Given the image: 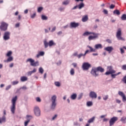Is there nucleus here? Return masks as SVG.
I'll list each match as a JSON object with an SVG mask.
<instances>
[{"mask_svg": "<svg viewBox=\"0 0 126 126\" xmlns=\"http://www.w3.org/2000/svg\"><path fill=\"white\" fill-rule=\"evenodd\" d=\"M20 89H23V90H26L27 89V87H26V86H24L23 87H22V88H21Z\"/></svg>", "mask_w": 126, "mask_h": 126, "instance_id": "680f3d73", "label": "nucleus"}, {"mask_svg": "<svg viewBox=\"0 0 126 126\" xmlns=\"http://www.w3.org/2000/svg\"><path fill=\"white\" fill-rule=\"evenodd\" d=\"M92 32H84V33H83L82 36H89V35H91V33Z\"/></svg>", "mask_w": 126, "mask_h": 126, "instance_id": "2f4dec72", "label": "nucleus"}, {"mask_svg": "<svg viewBox=\"0 0 126 126\" xmlns=\"http://www.w3.org/2000/svg\"><path fill=\"white\" fill-rule=\"evenodd\" d=\"M69 72L70 75L73 76V75H74V74H75V71L74 70V68H71V69L70 70Z\"/></svg>", "mask_w": 126, "mask_h": 126, "instance_id": "bb28decb", "label": "nucleus"}, {"mask_svg": "<svg viewBox=\"0 0 126 126\" xmlns=\"http://www.w3.org/2000/svg\"><path fill=\"white\" fill-rule=\"evenodd\" d=\"M88 20V15H85L84 17H83L82 19V21L83 22H86Z\"/></svg>", "mask_w": 126, "mask_h": 126, "instance_id": "cd10ccee", "label": "nucleus"}, {"mask_svg": "<svg viewBox=\"0 0 126 126\" xmlns=\"http://www.w3.org/2000/svg\"><path fill=\"white\" fill-rule=\"evenodd\" d=\"M120 52L122 55H123V54H125V50L123 48H120Z\"/></svg>", "mask_w": 126, "mask_h": 126, "instance_id": "5fc2aeb1", "label": "nucleus"}, {"mask_svg": "<svg viewBox=\"0 0 126 126\" xmlns=\"http://www.w3.org/2000/svg\"><path fill=\"white\" fill-rule=\"evenodd\" d=\"M13 61V57L9 56L6 60H4V63H11Z\"/></svg>", "mask_w": 126, "mask_h": 126, "instance_id": "a211bd4d", "label": "nucleus"}, {"mask_svg": "<svg viewBox=\"0 0 126 126\" xmlns=\"http://www.w3.org/2000/svg\"><path fill=\"white\" fill-rule=\"evenodd\" d=\"M93 103L92 101H88L87 103V106L88 107H91V106H93Z\"/></svg>", "mask_w": 126, "mask_h": 126, "instance_id": "58836bf2", "label": "nucleus"}, {"mask_svg": "<svg viewBox=\"0 0 126 126\" xmlns=\"http://www.w3.org/2000/svg\"><path fill=\"white\" fill-rule=\"evenodd\" d=\"M118 94L119 95V96H121V97H122L123 102L126 101V94H125L123 92L119 91Z\"/></svg>", "mask_w": 126, "mask_h": 126, "instance_id": "2eb2a0df", "label": "nucleus"}, {"mask_svg": "<svg viewBox=\"0 0 126 126\" xmlns=\"http://www.w3.org/2000/svg\"><path fill=\"white\" fill-rule=\"evenodd\" d=\"M96 70H97V71H99L100 72H104V71H105V69L103 68H102V67L101 66H98L96 67Z\"/></svg>", "mask_w": 126, "mask_h": 126, "instance_id": "b1692460", "label": "nucleus"}, {"mask_svg": "<svg viewBox=\"0 0 126 126\" xmlns=\"http://www.w3.org/2000/svg\"><path fill=\"white\" fill-rule=\"evenodd\" d=\"M85 5L84 4L83 2L80 3L79 5H78V8L79 9H81L84 7Z\"/></svg>", "mask_w": 126, "mask_h": 126, "instance_id": "c85d7f7f", "label": "nucleus"}, {"mask_svg": "<svg viewBox=\"0 0 126 126\" xmlns=\"http://www.w3.org/2000/svg\"><path fill=\"white\" fill-rule=\"evenodd\" d=\"M88 53H90V51H89V50H87L85 52V53L84 54L85 57L86 56V55H87V54H88Z\"/></svg>", "mask_w": 126, "mask_h": 126, "instance_id": "6e6d98bb", "label": "nucleus"}, {"mask_svg": "<svg viewBox=\"0 0 126 126\" xmlns=\"http://www.w3.org/2000/svg\"><path fill=\"white\" fill-rule=\"evenodd\" d=\"M36 100L37 102H41V98H40V97H36Z\"/></svg>", "mask_w": 126, "mask_h": 126, "instance_id": "bf43d9fd", "label": "nucleus"}, {"mask_svg": "<svg viewBox=\"0 0 126 126\" xmlns=\"http://www.w3.org/2000/svg\"><path fill=\"white\" fill-rule=\"evenodd\" d=\"M26 119L27 120V121L30 122V121H31V120L33 119V117H32V116H31V115H27Z\"/></svg>", "mask_w": 126, "mask_h": 126, "instance_id": "7c9ffc66", "label": "nucleus"}, {"mask_svg": "<svg viewBox=\"0 0 126 126\" xmlns=\"http://www.w3.org/2000/svg\"><path fill=\"white\" fill-rule=\"evenodd\" d=\"M79 26V23H75V22H71L70 23V27L71 28H76Z\"/></svg>", "mask_w": 126, "mask_h": 126, "instance_id": "f3484780", "label": "nucleus"}, {"mask_svg": "<svg viewBox=\"0 0 126 126\" xmlns=\"http://www.w3.org/2000/svg\"><path fill=\"white\" fill-rule=\"evenodd\" d=\"M43 9H44V8L43 7H39L37 8V12H39V13L41 12Z\"/></svg>", "mask_w": 126, "mask_h": 126, "instance_id": "ea45409f", "label": "nucleus"}, {"mask_svg": "<svg viewBox=\"0 0 126 126\" xmlns=\"http://www.w3.org/2000/svg\"><path fill=\"white\" fill-rule=\"evenodd\" d=\"M104 51H106V52H108L109 54H111L113 51H114V48H113L112 46H107L104 48Z\"/></svg>", "mask_w": 126, "mask_h": 126, "instance_id": "dca6fc26", "label": "nucleus"}, {"mask_svg": "<svg viewBox=\"0 0 126 126\" xmlns=\"http://www.w3.org/2000/svg\"><path fill=\"white\" fill-rule=\"evenodd\" d=\"M91 34L94 35V36L90 35L89 36L88 40L89 41L95 40V39H98V38H99V36L100 35V33H97L94 32H92Z\"/></svg>", "mask_w": 126, "mask_h": 126, "instance_id": "423d86ee", "label": "nucleus"}, {"mask_svg": "<svg viewBox=\"0 0 126 126\" xmlns=\"http://www.w3.org/2000/svg\"><path fill=\"white\" fill-rule=\"evenodd\" d=\"M7 26H8V24H6V23L3 22L1 23L0 29L2 31H5V30H7Z\"/></svg>", "mask_w": 126, "mask_h": 126, "instance_id": "f8f14e48", "label": "nucleus"}, {"mask_svg": "<svg viewBox=\"0 0 126 126\" xmlns=\"http://www.w3.org/2000/svg\"><path fill=\"white\" fill-rule=\"evenodd\" d=\"M54 84L57 87H60L61 86V83L60 82H55Z\"/></svg>", "mask_w": 126, "mask_h": 126, "instance_id": "a19ab883", "label": "nucleus"}, {"mask_svg": "<svg viewBox=\"0 0 126 126\" xmlns=\"http://www.w3.org/2000/svg\"><path fill=\"white\" fill-rule=\"evenodd\" d=\"M116 103H117L118 104H121V102H122L119 99H116Z\"/></svg>", "mask_w": 126, "mask_h": 126, "instance_id": "e2e57ef3", "label": "nucleus"}, {"mask_svg": "<svg viewBox=\"0 0 126 126\" xmlns=\"http://www.w3.org/2000/svg\"><path fill=\"white\" fill-rule=\"evenodd\" d=\"M122 20L125 21L126 20V14H123L121 17Z\"/></svg>", "mask_w": 126, "mask_h": 126, "instance_id": "37998d69", "label": "nucleus"}, {"mask_svg": "<svg viewBox=\"0 0 126 126\" xmlns=\"http://www.w3.org/2000/svg\"><path fill=\"white\" fill-rule=\"evenodd\" d=\"M57 107V95H54L51 97V104L50 105V109L55 110Z\"/></svg>", "mask_w": 126, "mask_h": 126, "instance_id": "7ed1b4c3", "label": "nucleus"}, {"mask_svg": "<svg viewBox=\"0 0 126 126\" xmlns=\"http://www.w3.org/2000/svg\"><path fill=\"white\" fill-rule=\"evenodd\" d=\"M12 55V51H9L6 54V57H11Z\"/></svg>", "mask_w": 126, "mask_h": 126, "instance_id": "c9c22d12", "label": "nucleus"}, {"mask_svg": "<svg viewBox=\"0 0 126 126\" xmlns=\"http://www.w3.org/2000/svg\"><path fill=\"white\" fill-rule=\"evenodd\" d=\"M107 71L105 73V75H109V74H113V73H116L115 70L113 69V66H108L107 67Z\"/></svg>", "mask_w": 126, "mask_h": 126, "instance_id": "0eeeda50", "label": "nucleus"}, {"mask_svg": "<svg viewBox=\"0 0 126 126\" xmlns=\"http://www.w3.org/2000/svg\"><path fill=\"white\" fill-rule=\"evenodd\" d=\"M62 34H63V32L62 31H59L58 32H57V35H58V36L62 35Z\"/></svg>", "mask_w": 126, "mask_h": 126, "instance_id": "338daca9", "label": "nucleus"}, {"mask_svg": "<svg viewBox=\"0 0 126 126\" xmlns=\"http://www.w3.org/2000/svg\"><path fill=\"white\" fill-rule=\"evenodd\" d=\"M72 65H73V66L74 67H77V63H72Z\"/></svg>", "mask_w": 126, "mask_h": 126, "instance_id": "052dcab7", "label": "nucleus"}, {"mask_svg": "<svg viewBox=\"0 0 126 126\" xmlns=\"http://www.w3.org/2000/svg\"><path fill=\"white\" fill-rule=\"evenodd\" d=\"M36 71H37V69L34 68H33V70L29 71L28 72V75L30 76L32 75V74L35 73V72H36Z\"/></svg>", "mask_w": 126, "mask_h": 126, "instance_id": "5701e85b", "label": "nucleus"}, {"mask_svg": "<svg viewBox=\"0 0 126 126\" xmlns=\"http://www.w3.org/2000/svg\"><path fill=\"white\" fill-rule=\"evenodd\" d=\"M83 96V93H81L78 97V100H80L82 98V96Z\"/></svg>", "mask_w": 126, "mask_h": 126, "instance_id": "49530a36", "label": "nucleus"}, {"mask_svg": "<svg viewBox=\"0 0 126 126\" xmlns=\"http://www.w3.org/2000/svg\"><path fill=\"white\" fill-rule=\"evenodd\" d=\"M91 67V64L88 63H84L82 65L83 70H88Z\"/></svg>", "mask_w": 126, "mask_h": 126, "instance_id": "9b49d317", "label": "nucleus"}, {"mask_svg": "<svg viewBox=\"0 0 126 126\" xmlns=\"http://www.w3.org/2000/svg\"><path fill=\"white\" fill-rule=\"evenodd\" d=\"M43 44L45 49H47L48 47H53L57 45V43L53 40H49V42L46 40H44Z\"/></svg>", "mask_w": 126, "mask_h": 126, "instance_id": "f03ea898", "label": "nucleus"}, {"mask_svg": "<svg viewBox=\"0 0 126 126\" xmlns=\"http://www.w3.org/2000/svg\"><path fill=\"white\" fill-rule=\"evenodd\" d=\"M31 18H32V19H33V18H35V17H36V13H34L31 16Z\"/></svg>", "mask_w": 126, "mask_h": 126, "instance_id": "3c124183", "label": "nucleus"}, {"mask_svg": "<svg viewBox=\"0 0 126 126\" xmlns=\"http://www.w3.org/2000/svg\"><path fill=\"white\" fill-rule=\"evenodd\" d=\"M69 2H70V1L69 0H66L62 2V4L63 5H68L69 4Z\"/></svg>", "mask_w": 126, "mask_h": 126, "instance_id": "c756f323", "label": "nucleus"}, {"mask_svg": "<svg viewBox=\"0 0 126 126\" xmlns=\"http://www.w3.org/2000/svg\"><path fill=\"white\" fill-rule=\"evenodd\" d=\"M29 123H30V122L28 121H25V124H24L25 126H28V124H29Z\"/></svg>", "mask_w": 126, "mask_h": 126, "instance_id": "13d9d810", "label": "nucleus"}, {"mask_svg": "<svg viewBox=\"0 0 126 126\" xmlns=\"http://www.w3.org/2000/svg\"><path fill=\"white\" fill-rule=\"evenodd\" d=\"M122 69H123V70H126V64H124L122 66Z\"/></svg>", "mask_w": 126, "mask_h": 126, "instance_id": "4d7b16f0", "label": "nucleus"}, {"mask_svg": "<svg viewBox=\"0 0 126 126\" xmlns=\"http://www.w3.org/2000/svg\"><path fill=\"white\" fill-rule=\"evenodd\" d=\"M20 80L22 82H25V81H27L28 80V77L26 76H22L20 78Z\"/></svg>", "mask_w": 126, "mask_h": 126, "instance_id": "412c9836", "label": "nucleus"}, {"mask_svg": "<svg viewBox=\"0 0 126 126\" xmlns=\"http://www.w3.org/2000/svg\"><path fill=\"white\" fill-rule=\"evenodd\" d=\"M89 97L92 99H96L97 98V94L94 91H91L89 93Z\"/></svg>", "mask_w": 126, "mask_h": 126, "instance_id": "4468645a", "label": "nucleus"}, {"mask_svg": "<svg viewBox=\"0 0 126 126\" xmlns=\"http://www.w3.org/2000/svg\"><path fill=\"white\" fill-rule=\"evenodd\" d=\"M6 122V118L5 116H3L1 118H0V124H1L2 123H5Z\"/></svg>", "mask_w": 126, "mask_h": 126, "instance_id": "aec40b11", "label": "nucleus"}, {"mask_svg": "<svg viewBox=\"0 0 126 126\" xmlns=\"http://www.w3.org/2000/svg\"><path fill=\"white\" fill-rule=\"evenodd\" d=\"M118 76V74H111V77L112 78H116V77Z\"/></svg>", "mask_w": 126, "mask_h": 126, "instance_id": "864d4df0", "label": "nucleus"}, {"mask_svg": "<svg viewBox=\"0 0 126 126\" xmlns=\"http://www.w3.org/2000/svg\"><path fill=\"white\" fill-rule=\"evenodd\" d=\"M57 118H58V114H55L54 116L52 117V121H55Z\"/></svg>", "mask_w": 126, "mask_h": 126, "instance_id": "a18cd8bd", "label": "nucleus"}, {"mask_svg": "<svg viewBox=\"0 0 126 126\" xmlns=\"http://www.w3.org/2000/svg\"><path fill=\"white\" fill-rule=\"evenodd\" d=\"M38 71L39 73H41V74H43V73H44V69H43V67H40L38 69Z\"/></svg>", "mask_w": 126, "mask_h": 126, "instance_id": "72a5a7b5", "label": "nucleus"}, {"mask_svg": "<svg viewBox=\"0 0 126 126\" xmlns=\"http://www.w3.org/2000/svg\"><path fill=\"white\" fill-rule=\"evenodd\" d=\"M108 98H109V95H104L103 97V100H104V101L107 100L108 99Z\"/></svg>", "mask_w": 126, "mask_h": 126, "instance_id": "de8ad7c7", "label": "nucleus"}, {"mask_svg": "<svg viewBox=\"0 0 126 126\" xmlns=\"http://www.w3.org/2000/svg\"><path fill=\"white\" fill-rule=\"evenodd\" d=\"M41 17L42 20H48V17L44 15H42Z\"/></svg>", "mask_w": 126, "mask_h": 126, "instance_id": "e433bc0d", "label": "nucleus"}, {"mask_svg": "<svg viewBox=\"0 0 126 126\" xmlns=\"http://www.w3.org/2000/svg\"><path fill=\"white\" fill-rule=\"evenodd\" d=\"M18 83H19L18 81H14L11 83L12 85H16L17 84H18Z\"/></svg>", "mask_w": 126, "mask_h": 126, "instance_id": "c03bdc74", "label": "nucleus"}, {"mask_svg": "<svg viewBox=\"0 0 126 126\" xmlns=\"http://www.w3.org/2000/svg\"><path fill=\"white\" fill-rule=\"evenodd\" d=\"M45 55V52L44 51H40L38 54L36 55L37 59H39L40 57H43Z\"/></svg>", "mask_w": 126, "mask_h": 126, "instance_id": "6ab92c4d", "label": "nucleus"}, {"mask_svg": "<svg viewBox=\"0 0 126 126\" xmlns=\"http://www.w3.org/2000/svg\"><path fill=\"white\" fill-rule=\"evenodd\" d=\"M117 121H118V117H114L112 118L109 121V126H114V124Z\"/></svg>", "mask_w": 126, "mask_h": 126, "instance_id": "ddd939ff", "label": "nucleus"}, {"mask_svg": "<svg viewBox=\"0 0 126 126\" xmlns=\"http://www.w3.org/2000/svg\"><path fill=\"white\" fill-rule=\"evenodd\" d=\"M97 69L96 67H94L92 68L91 73L92 75L93 76H94V77H97V76H99V74L97 73Z\"/></svg>", "mask_w": 126, "mask_h": 126, "instance_id": "9d476101", "label": "nucleus"}, {"mask_svg": "<svg viewBox=\"0 0 126 126\" xmlns=\"http://www.w3.org/2000/svg\"><path fill=\"white\" fill-rule=\"evenodd\" d=\"M17 101V95L13 97L11 100L12 105L10 107V110L12 114L14 115L15 113V106H16V101Z\"/></svg>", "mask_w": 126, "mask_h": 126, "instance_id": "f257e3e1", "label": "nucleus"}, {"mask_svg": "<svg viewBox=\"0 0 126 126\" xmlns=\"http://www.w3.org/2000/svg\"><path fill=\"white\" fill-rule=\"evenodd\" d=\"M87 48H89V49H90V52H91V53L95 51V49H93V48H92V47H91L89 45L87 46Z\"/></svg>", "mask_w": 126, "mask_h": 126, "instance_id": "473e14b6", "label": "nucleus"}, {"mask_svg": "<svg viewBox=\"0 0 126 126\" xmlns=\"http://www.w3.org/2000/svg\"><path fill=\"white\" fill-rule=\"evenodd\" d=\"M77 97V94L74 93L70 95V98L71 100H75Z\"/></svg>", "mask_w": 126, "mask_h": 126, "instance_id": "4be33fe9", "label": "nucleus"}, {"mask_svg": "<svg viewBox=\"0 0 126 126\" xmlns=\"http://www.w3.org/2000/svg\"><path fill=\"white\" fill-rule=\"evenodd\" d=\"M4 41H8L10 39V32H5L3 36Z\"/></svg>", "mask_w": 126, "mask_h": 126, "instance_id": "1a4fd4ad", "label": "nucleus"}, {"mask_svg": "<svg viewBox=\"0 0 126 126\" xmlns=\"http://www.w3.org/2000/svg\"><path fill=\"white\" fill-rule=\"evenodd\" d=\"M116 37L120 41H126L125 38L122 37V29H119L116 32Z\"/></svg>", "mask_w": 126, "mask_h": 126, "instance_id": "39448f33", "label": "nucleus"}, {"mask_svg": "<svg viewBox=\"0 0 126 126\" xmlns=\"http://www.w3.org/2000/svg\"><path fill=\"white\" fill-rule=\"evenodd\" d=\"M114 14H117V15H120L121 14V12L119 10H115L113 11Z\"/></svg>", "mask_w": 126, "mask_h": 126, "instance_id": "f704fd0d", "label": "nucleus"}, {"mask_svg": "<svg viewBox=\"0 0 126 126\" xmlns=\"http://www.w3.org/2000/svg\"><path fill=\"white\" fill-rule=\"evenodd\" d=\"M121 122H122L124 124H126V117H123L121 119Z\"/></svg>", "mask_w": 126, "mask_h": 126, "instance_id": "4c0bfd02", "label": "nucleus"}, {"mask_svg": "<svg viewBox=\"0 0 126 126\" xmlns=\"http://www.w3.org/2000/svg\"><path fill=\"white\" fill-rule=\"evenodd\" d=\"M35 116L40 117L41 116V110L38 106H35L33 109Z\"/></svg>", "mask_w": 126, "mask_h": 126, "instance_id": "6e6552de", "label": "nucleus"}, {"mask_svg": "<svg viewBox=\"0 0 126 126\" xmlns=\"http://www.w3.org/2000/svg\"><path fill=\"white\" fill-rule=\"evenodd\" d=\"M56 29H57V27H54L52 29V30H51V33H53V32H55V31H56Z\"/></svg>", "mask_w": 126, "mask_h": 126, "instance_id": "09e8293b", "label": "nucleus"}, {"mask_svg": "<svg viewBox=\"0 0 126 126\" xmlns=\"http://www.w3.org/2000/svg\"><path fill=\"white\" fill-rule=\"evenodd\" d=\"M96 118V117H95V116L93 117L92 118H90L88 121V124H91L92 123H94V121H95V119Z\"/></svg>", "mask_w": 126, "mask_h": 126, "instance_id": "393cba45", "label": "nucleus"}, {"mask_svg": "<svg viewBox=\"0 0 126 126\" xmlns=\"http://www.w3.org/2000/svg\"><path fill=\"white\" fill-rule=\"evenodd\" d=\"M64 7H60L59 8V10H60V11H63L64 10Z\"/></svg>", "mask_w": 126, "mask_h": 126, "instance_id": "603ef678", "label": "nucleus"}, {"mask_svg": "<svg viewBox=\"0 0 126 126\" xmlns=\"http://www.w3.org/2000/svg\"><path fill=\"white\" fill-rule=\"evenodd\" d=\"M26 63H30V65L31 66L36 67V66H39L40 65V63H39V61H36L35 62V60L32 58H28L27 59Z\"/></svg>", "mask_w": 126, "mask_h": 126, "instance_id": "20e7f679", "label": "nucleus"}, {"mask_svg": "<svg viewBox=\"0 0 126 126\" xmlns=\"http://www.w3.org/2000/svg\"><path fill=\"white\" fill-rule=\"evenodd\" d=\"M114 7H115V5H114V4H111L110 6V8L111 9H113V8H114Z\"/></svg>", "mask_w": 126, "mask_h": 126, "instance_id": "774afa93", "label": "nucleus"}, {"mask_svg": "<svg viewBox=\"0 0 126 126\" xmlns=\"http://www.w3.org/2000/svg\"><path fill=\"white\" fill-rule=\"evenodd\" d=\"M11 88V85H8L6 87L5 90H9Z\"/></svg>", "mask_w": 126, "mask_h": 126, "instance_id": "8fccbe9b", "label": "nucleus"}, {"mask_svg": "<svg viewBox=\"0 0 126 126\" xmlns=\"http://www.w3.org/2000/svg\"><path fill=\"white\" fill-rule=\"evenodd\" d=\"M94 48L97 50L98 49H102L103 47L102 46V44H97L95 45Z\"/></svg>", "mask_w": 126, "mask_h": 126, "instance_id": "a878e982", "label": "nucleus"}, {"mask_svg": "<svg viewBox=\"0 0 126 126\" xmlns=\"http://www.w3.org/2000/svg\"><path fill=\"white\" fill-rule=\"evenodd\" d=\"M103 12L104 13V14H108V10L106 9H103Z\"/></svg>", "mask_w": 126, "mask_h": 126, "instance_id": "69168bd1", "label": "nucleus"}, {"mask_svg": "<svg viewBox=\"0 0 126 126\" xmlns=\"http://www.w3.org/2000/svg\"><path fill=\"white\" fill-rule=\"evenodd\" d=\"M81 57H85V56L83 53H80L77 55L78 59H81Z\"/></svg>", "mask_w": 126, "mask_h": 126, "instance_id": "79ce46f5", "label": "nucleus"}, {"mask_svg": "<svg viewBox=\"0 0 126 126\" xmlns=\"http://www.w3.org/2000/svg\"><path fill=\"white\" fill-rule=\"evenodd\" d=\"M56 64H57V65H61L62 64V62L61 61H59L56 63Z\"/></svg>", "mask_w": 126, "mask_h": 126, "instance_id": "0e129e2a", "label": "nucleus"}]
</instances>
